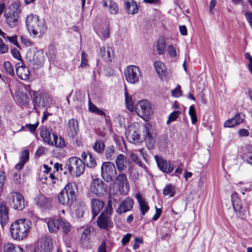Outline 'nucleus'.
<instances>
[{"instance_id": "nucleus-50", "label": "nucleus", "mask_w": 252, "mask_h": 252, "mask_svg": "<svg viewBox=\"0 0 252 252\" xmlns=\"http://www.w3.org/2000/svg\"><path fill=\"white\" fill-rule=\"evenodd\" d=\"M179 111H174L172 112L169 116L168 120L167 121V124L175 121L179 117Z\"/></svg>"}, {"instance_id": "nucleus-35", "label": "nucleus", "mask_w": 252, "mask_h": 252, "mask_svg": "<svg viewBox=\"0 0 252 252\" xmlns=\"http://www.w3.org/2000/svg\"><path fill=\"white\" fill-rule=\"evenodd\" d=\"M4 252H24V250L20 246L12 243H6L4 245Z\"/></svg>"}, {"instance_id": "nucleus-21", "label": "nucleus", "mask_w": 252, "mask_h": 252, "mask_svg": "<svg viewBox=\"0 0 252 252\" xmlns=\"http://www.w3.org/2000/svg\"><path fill=\"white\" fill-rule=\"evenodd\" d=\"M16 72L19 78L23 80L29 79L30 74L29 69L23 63L16 64Z\"/></svg>"}, {"instance_id": "nucleus-16", "label": "nucleus", "mask_w": 252, "mask_h": 252, "mask_svg": "<svg viewBox=\"0 0 252 252\" xmlns=\"http://www.w3.org/2000/svg\"><path fill=\"white\" fill-rule=\"evenodd\" d=\"M155 159L159 169L164 173H169L174 170V166L169 161L164 159L158 155L155 156Z\"/></svg>"}, {"instance_id": "nucleus-3", "label": "nucleus", "mask_w": 252, "mask_h": 252, "mask_svg": "<svg viewBox=\"0 0 252 252\" xmlns=\"http://www.w3.org/2000/svg\"><path fill=\"white\" fill-rule=\"evenodd\" d=\"M78 189L74 182H70L65 185L59 193L58 200L60 204L70 206L75 199Z\"/></svg>"}, {"instance_id": "nucleus-55", "label": "nucleus", "mask_w": 252, "mask_h": 252, "mask_svg": "<svg viewBox=\"0 0 252 252\" xmlns=\"http://www.w3.org/2000/svg\"><path fill=\"white\" fill-rule=\"evenodd\" d=\"M113 54V50L110 48L108 47L107 49V52L104 58V60H105L107 62H111L112 60V55Z\"/></svg>"}, {"instance_id": "nucleus-8", "label": "nucleus", "mask_w": 252, "mask_h": 252, "mask_svg": "<svg viewBox=\"0 0 252 252\" xmlns=\"http://www.w3.org/2000/svg\"><path fill=\"white\" fill-rule=\"evenodd\" d=\"M124 74L128 83L134 84L139 82V78L141 76V72L139 67L134 65H129L125 68Z\"/></svg>"}, {"instance_id": "nucleus-32", "label": "nucleus", "mask_w": 252, "mask_h": 252, "mask_svg": "<svg viewBox=\"0 0 252 252\" xmlns=\"http://www.w3.org/2000/svg\"><path fill=\"white\" fill-rule=\"evenodd\" d=\"M60 219H49L47 222L49 230L50 232H56L60 227Z\"/></svg>"}, {"instance_id": "nucleus-7", "label": "nucleus", "mask_w": 252, "mask_h": 252, "mask_svg": "<svg viewBox=\"0 0 252 252\" xmlns=\"http://www.w3.org/2000/svg\"><path fill=\"white\" fill-rule=\"evenodd\" d=\"M7 200L10 206L14 209L21 211L25 206L24 196L17 191L11 192L7 196Z\"/></svg>"}, {"instance_id": "nucleus-62", "label": "nucleus", "mask_w": 252, "mask_h": 252, "mask_svg": "<svg viewBox=\"0 0 252 252\" xmlns=\"http://www.w3.org/2000/svg\"><path fill=\"white\" fill-rule=\"evenodd\" d=\"M131 237V234L130 233H127L126 235L124 236L122 239V243L123 245H126L127 243H128Z\"/></svg>"}, {"instance_id": "nucleus-2", "label": "nucleus", "mask_w": 252, "mask_h": 252, "mask_svg": "<svg viewBox=\"0 0 252 252\" xmlns=\"http://www.w3.org/2000/svg\"><path fill=\"white\" fill-rule=\"evenodd\" d=\"M30 223L26 219H19L13 223L10 229L12 238L17 241L24 239L30 230Z\"/></svg>"}, {"instance_id": "nucleus-48", "label": "nucleus", "mask_w": 252, "mask_h": 252, "mask_svg": "<svg viewBox=\"0 0 252 252\" xmlns=\"http://www.w3.org/2000/svg\"><path fill=\"white\" fill-rule=\"evenodd\" d=\"M32 99L34 105H39L41 102V95L38 92H32Z\"/></svg>"}, {"instance_id": "nucleus-13", "label": "nucleus", "mask_w": 252, "mask_h": 252, "mask_svg": "<svg viewBox=\"0 0 252 252\" xmlns=\"http://www.w3.org/2000/svg\"><path fill=\"white\" fill-rule=\"evenodd\" d=\"M107 186L100 179H94L91 183V191L98 196H103L107 191Z\"/></svg>"}, {"instance_id": "nucleus-39", "label": "nucleus", "mask_w": 252, "mask_h": 252, "mask_svg": "<svg viewBox=\"0 0 252 252\" xmlns=\"http://www.w3.org/2000/svg\"><path fill=\"white\" fill-rule=\"evenodd\" d=\"M52 135L53 137V146L55 145L57 147L62 148L65 146V142L64 139L60 137L58 138L57 134L52 133Z\"/></svg>"}, {"instance_id": "nucleus-34", "label": "nucleus", "mask_w": 252, "mask_h": 252, "mask_svg": "<svg viewBox=\"0 0 252 252\" xmlns=\"http://www.w3.org/2000/svg\"><path fill=\"white\" fill-rule=\"evenodd\" d=\"M40 136L45 142L50 145L53 146V140L51 138V132L49 129L47 128L42 129L40 131Z\"/></svg>"}, {"instance_id": "nucleus-28", "label": "nucleus", "mask_w": 252, "mask_h": 252, "mask_svg": "<svg viewBox=\"0 0 252 252\" xmlns=\"http://www.w3.org/2000/svg\"><path fill=\"white\" fill-rule=\"evenodd\" d=\"M154 67L159 77L162 80L166 76L167 71L164 64L161 61H156Z\"/></svg>"}, {"instance_id": "nucleus-58", "label": "nucleus", "mask_w": 252, "mask_h": 252, "mask_svg": "<svg viewBox=\"0 0 252 252\" xmlns=\"http://www.w3.org/2000/svg\"><path fill=\"white\" fill-rule=\"evenodd\" d=\"M101 34L103 39H106L108 38L110 36L109 28L106 27L104 29L101 31Z\"/></svg>"}, {"instance_id": "nucleus-22", "label": "nucleus", "mask_w": 252, "mask_h": 252, "mask_svg": "<svg viewBox=\"0 0 252 252\" xmlns=\"http://www.w3.org/2000/svg\"><path fill=\"white\" fill-rule=\"evenodd\" d=\"M104 202L96 198H92L91 200V209L92 218L94 219L100 212L104 206Z\"/></svg>"}, {"instance_id": "nucleus-29", "label": "nucleus", "mask_w": 252, "mask_h": 252, "mask_svg": "<svg viewBox=\"0 0 252 252\" xmlns=\"http://www.w3.org/2000/svg\"><path fill=\"white\" fill-rule=\"evenodd\" d=\"M126 138L130 142L138 143L140 142V135L134 128H128L126 132Z\"/></svg>"}, {"instance_id": "nucleus-12", "label": "nucleus", "mask_w": 252, "mask_h": 252, "mask_svg": "<svg viewBox=\"0 0 252 252\" xmlns=\"http://www.w3.org/2000/svg\"><path fill=\"white\" fill-rule=\"evenodd\" d=\"M115 184L118 186V189L120 194L125 195L129 190L128 181L126 175L120 173L116 176L113 180Z\"/></svg>"}, {"instance_id": "nucleus-61", "label": "nucleus", "mask_w": 252, "mask_h": 252, "mask_svg": "<svg viewBox=\"0 0 252 252\" xmlns=\"http://www.w3.org/2000/svg\"><path fill=\"white\" fill-rule=\"evenodd\" d=\"M47 151V149L43 147H40L38 148L35 152V155L37 157H40L43 154H45Z\"/></svg>"}, {"instance_id": "nucleus-42", "label": "nucleus", "mask_w": 252, "mask_h": 252, "mask_svg": "<svg viewBox=\"0 0 252 252\" xmlns=\"http://www.w3.org/2000/svg\"><path fill=\"white\" fill-rule=\"evenodd\" d=\"M105 157L107 160H112L114 158V148L113 146H110L106 149Z\"/></svg>"}, {"instance_id": "nucleus-53", "label": "nucleus", "mask_w": 252, "mask_h": 252, "mask_svg": "<svg viewBox=\"0 0 252 252\" xmlns=\"http://www.w3.org/2000/svg\"><path fill=\"white\" fill-rule=\"evenodd\" d=\"M243 158L247 163L252 165V153L247 152L244 154Z\"/></svg>"}, {"instance_id": "nucleus-10", "label": "nucleus", "mask_w": 252, "mask_h": 252, "mask_svg": "<svg viewBox=\"0 0 252 252\" xmlns=\"http://www.w3.org/2000/svg\"><path fill=\"white\" fill-rule=\"evenodd\" d=\"M112 208H107L105 212H102L97 220V226L101 229H107L113 226V222L111 219Z\"/></svg>"}, {"instance_id": "nucleus-6", "label": "nucleus", "mask_w": 252, "mask_h": 252, "mask_svg": "<svg viewBox=\"0 0 252 252\" xmlns=\"http://www.w3.org/2000/svg\"><path fill=\"white\" fill-rule=\"evenodd\" d=\"M117 170L115 164L110 161H105L101 167V176L106 182L113 181L116 176Z\"/></svg>"}, {"instance_id": "nucleus-52", "label": "nucleus", "mask_w": 252, "mask_h": 252, "mask_svg": "<svg viewBox=\"0 0 252 252\" xmlns=\"http://www.w3.org/2000/svg\"><path fill=\"white\" fill-rule=\"evenodd\" d=\"M88 65L87 55L84 51H82L81 54V62L80 66L84 67Z\"/></svg>"}, {"instance_id": "nucleus-31", "label": "nucleus", "mask_w": 252, "mask_h": 252, "mask_svg": "<svg viewBox=\"0 0 252 252\" xmlns=\"http://www.w3.org/2000/svg\"><path fill=\"white\" fill-rule=\"evenodd\" d=\"M91 228L87 226L83 230L80 240V244L84 247L87 246L89 243V236L91 233Z\"/></svg>"}, {"instance_id": "nucleus-18", "label": "nucleus", "mask_w": 252, "mask_h": 252, "mask_svg": "<svg viewBox=\"0 0 252 252\" xmlns=\"http://www.w3.org/2000/svg\"><path fill=\"white\" fill-rule=\"evenodd\" d=\"M133 205V199L130 197H127L120 203L118 208L116 209V212L118 214L126 213L132 209Z\"/></svg>"}, {"instance_id": "nucleus-54", "label": "nucleus", "mask_w": 252, "mask_h": 252, "mask_svg": "<svg viewBox=\"0 0 252 252\" xmlns=\"http://www.w3.org/2000/svg\"><path fill=\"white\" fill-rule=\"evenodd\" d=\"M8 47L0 38V54H4L8 52Z\"/></svg>"}, {"instance_id": "nucleus-45", "label": "nucleus", "mask_w": 252, "mask_h": 252, "mask_svg": "<svg viewBox=\"0 0 252 252\" xmlns=\"http://www.w3.org/2000/svg\"><path fill=\"white\" fill-rule=\"evenodd\" d=\"M12 181L13 183L17 186L22 184V179L19 171L14 172L12 174Z\"/></svg>"}, {"instance_id": "nucleus-19", "label": "nucleus", "mask_w": 252, "mask_h": 252, "mask_svg": "<svg viewBox=\"0 0 252 252\" xmlns=\"http://www.w3.org/2000/svg\"><path fill=\"white\" fill-rule=\"evenodd\" d=\"M101 4L110 14L116 15L119 12L118 5L113 0H102Z\"/></svg>"}, {"instance_id": "nucleus-46", "label": "nucleus", "mask_w": 252, "mask_h": 252, "mask_svg": "<svg viewBox=\"0 0 252 252\" xmlns=\"http://www.w3.org/2000/svg\"><path fill=\"white\" fill-rule=\"evenodd\" d=\"M17 100L22 105L26 104L29 102V98L28 95L23 93L18 95Z\"/></svg>"}, {"instance_id": "nucleus-20", "label": "nucleus", "mask_w": 252, "mask_h": 252, "mask_svg": "<svg viewBox=\"0 0 252 252\" xmlns=\"http://www.w3.org/2000/svg\"><path fill=\"white\" fill-rule=\"evenodd\" d=\"M82 160L85 163V166L89 168H94L96 165V161L93 154L89 152H84L81 154Z\"/></svg>"}, {"instance_id": "nucleus-51", "label": "nucleus", "mask_w": 252, "mask_h": 252, "mask_svg": "<svg viewBox=\"0 0 252 252\" xmlns=\"http://www.w3.org/2000/svg\"><path fill=\"white\" fill-rule=\"evenodd\" d=\"M171 94L172 96L175 97H179L182 96V94L180 85H177V87L172 91Z\"/></svg>"}, {"instance_id": "nucleus-14", "label": "nucleus", "mask_w": 252, "mask_h": 252, "mask_svg": "<svg viewBox=\"0 0 252 252\" xmlns=\"http://www.w3.org/2000/svg\"><path fill=\"white\" fill-rule=\"evenodd\" d=\"M153 131L152 125L149 123H146L143 126V133L146 147L149 150H151L154 148L155 143V140L152 133Z\"/></svg>"}, {"instance_id": "nucleus-37", "label": "nucleus", "mask_w": 252, "mask_h": 252, "mask_svg": "<svg viewBox=\"0 0 252 252\" xmlns=\"http://www.w3.org/2000/svg\"><path fill=\"white\" fill-rule=\"evenodd\" d=\"M125 102L126 108L130 112H132L134 109V103L132 100V97L131 95L128 94L126 89L125 91Z\"/></svg>"}, {"instance_id": "nucleus-43", "label": "nucleus", "mask_w": 252, "mask_h": 252, "mask_svg": "<svg viewBox=\"0 0 252 252\" xmlns=\"http://www.w3.org/2000/svg\"><path fill=\"white\" fill-rule=\"evenodd\" d=\"M3 66L4 70L7 73L12 77L14 76V68L9 62H4Z\"/></svg>"}, {"instance_id": "nucleus-25", "label": "nucleus", "mask_w": 252, "mask_h": 252, "mask_svg": "<svg viewBox=\"0 0 252 252\" xmlns=\"http://www.w3.org/2000/svg\"><path fill=\"white\" fill-rule=\"evenodd\" d=\"M8 220V208L3 203L0 204V221L2 227L7 222Z\"/></svg>"}, {"instance_id": "nucleus-9", "label": "nucleus", "mask_w": 252, "mask_h": 252, "mask_svg": "<svg viewBox=\"0 0 252 252\" xmlns=\"http://www.w3.org/2000/svg\"><path fill=\"white\" fill-rule=\"evenodd\" d=\"M231 200L234 211L237 216L241 219H244L246 217V209L248 208L247 204L240 200L237 193L234 192L231 194Z\"/></svg>"}, {"instance_id": "nucleus-30", "label": "nucleus", "mask_w": 252, "mask_h": 252, "mask_svg": "<svg viewBox=\"0 0 252 252\" xmlns=\"http://www.w3.org/2000/svg\"><path fill=\"white\" fill-rule=\"evenodd\" d=\"M136 198L139 204L141 214L144 216L149 210V207L145 200L142 198V196L139 193L136 194Z\"/></svg>"}, {"instance_id": "nucleus-24", "label": "nucleus", "mask_w": 252, "mask_h": 252, "mask_svg": "<svg viewBox=\"0 0 252 252\" xmlns=\"http://www.w3.org/2000/svg\"><path fill=\"white\" fill-rule=\"evenodd\" d=\"M51 241L47 238L42 240L40 245L34 252H51L52 249Z\"/></svg>"}, {"instance_id": "nucleus-63", "label": "nucleus", "mask_w": 252, "mask_h": 252, "mask_svg": "<svg viewBox=\"0 0 252 252\" xmlns=\"http://www.w3.org/2000/svg\"><path fill=\"white\" fill-rule=\"evenodd\" d=\"M245 58L249 60L250 63H249L248 66L249 70L252 74V57L249 53H247L245 55Z\"/></svg>"}, {"instance_id": "nucleus-15", "label": "nucleus", "mask_w": 252, "mask_h": 252, "mask_svg": "<svg viewBox=\"0 0 252 252\" xmlns=\"http://www.w3.org/2000/svg\"><path fill=\"white\" fill-rule=\"evenodd\" d=\"M10 12H5L4 16L6 19V23L10 27H14L18 23V18L19 15V9L14 5L9 6Z\"/></svg>"}, {"instance_id": "nucleus-38", "label": "nucleus", "mask_w": 252, "mask_h": 252, "mask_svg": "<svg viewBox=\"0 0 252 252\" xmlns=\"http://www.w3.org/2000/svg\"><path fill=\"white\" fill-rule=\"evenodd\" d=\"M60 227L62 229L63 234H68L70 232L71 227L70 224L65 219H63L62 218H60Z\"/></svg>"}, {"instance_id": "nucleus-17", "label": "nucleus", "mask_w": 252, "mask_h": 252, "mask_svg": "<svg viewBox=\"0 0 252 252\" xmlns=\"http://www.w3.org/2000/svg\"><path fill=\"white\" fill-rule=\"evenodd\" d=\"M66 131L68 136L74 138L79 131L78 121L75 119H69L66 125Z\"/></svg>"}, {"instance_id": "nucleus-44", "label": "nucleus", "mask_w": 252, "mask_h": 252, "mask_svg": "<svg viewBox=\"0 0 252 252\" xmlns=\"http://www.w3.org/2000/svg\"><path fill=\"white\" fill-rule=\"evenodd\" d=\"M89 110L93 113H95L100 116H105V113L102 110L99 109V108L93 103H89Z\"/></svg>"}, {"instance_id": "nucleus-1", "label": "nucleus", "mask_w": 252, "mask_h": 252, "mask_svg": "<svg viewBox=\"0 0 252 252\" xmlns=\"http://www.w3.org/2000/svg\"><path fill=\"white\" fill-rule=\"evenodd\" d=\"M26 26L28 31L33 37L41 36L46 30L45 21L40 20L38 16L33 14L27 17Z\"/></svg>"}, {"instance_id": "nucleus-56", "label": "nucleus", "mask_w": 252, "mask_h": 252, "mask_svg": "<svg viewBox=\"0 0 252 252\" xmlns=\"http://www.w3.org/2000/svg\"><path fill=\"white\" fill-rule=\"evenodd\" d=\"M235 122L233 118H232V119H228V120H226L224 122V123L223 124V126L226 127H233L237 125L236 124H235Z\"/></svg>"}, {"instance_id": "nucleus-57", "label": "nucleus", "mask_w": 252, "mask_h": 252, "mask_svg": "<svg viewBox=\"0 0 252 252\" xmlns=\"http://www.w3.org/2000/svg\"><path fill=\"white\" fill-rule=\"evenodd\" d=\"M38 124H39L38 122H36L34 124H26L25 126L26 127H27L29 129V131L31 132L32 133V132H34L36 130L38 126Z\"/></svg>"}, {"instance_id": "nucleus-59", "label": "nucleus", "mask_w": 252, "mask_h": 252, "mask_svg": "<svg viewBox=\"0 0 252 252\" xmlns=\"http://www.w3.org/2000/svg\"><path fill=\"white\" fill-rule=\"evenodd\" d=\"M244 15L250 26L252 28V12L247 11L245 13Z\"/></svg>"}, {"instance_id": "nucleus-40", "label": "nucleus", "mask_w": 252, "mask_h": 252, "mask_svg": "<svg viewBox=\"0 0 252 252\" xmlns=\"http://www.w3.org/2000/svg\"><path fill=\"white\" fill-rule=\"evenodd\" d=\"M105 144L102 140L96 141L93 146V148L97 153L101 154L104 150Z\"/></svg>"}, {"instance_id": "nucleus-41", "label": "nucleus", "mask_w": 252, "mask_h": 252, "mask_svg": "<svg viewBox=\"0 0 252 252\" xmlns=\"http://www.w3.org/2000/svg\"><path fill=\"white\" fill-rule=\"evenodd\" d=\"M175 193V188L171 184H168L166 186L163 190V194L164 195H168L169 197L174 196Z\"/></svg>"}, {"instance_id": "nucleus-5", "label": "nucleus", "mask_w": 252, "mask_h": 252, "mask_svg": "<svg viewBox=\"0 0 252 252\" xmlns=\"http://www.w3.org/2000/svg\"><path fill=\"white\" fill-rule=\"evenodd\" d=\"M26 59L31 66L37 69L43 65L45 57L42 51L32 50L27 52Z\"/></svg>"}, {"instance_id": "nucleus-36", "label": "nucleus", "mask_w": 252, "mask_h": 252, "mask_svg": "<svg viewBox=\"0 0 252 252\" xmlns=\"http://www.w3.org/2000/svg\"><path fill=\"white\" fill-rule=\"evenodd\" d=\"M166 44L165 40L163 38H160L158 39L156 44V49L158 55H163L164 54Z\"/></svg>"}, {"instance_id": "nucleus-26", "label": "nucleus", "mask_w": 252, "mask_h": 252, "mask_svg": "<svg viewBox=\"0 0 252 252\" xmlns=\"http://www.w3.org/2000/svg\"><path fill=\"white\" fill-rule=\"evenodd\" d=\"M29 154L30 151L28 149H25L21 152L20 155V161L15 165V168L16 169L20 170L23 167L25 164L29 159Z\"/></svg>"}, {"instance_id": "nucleus-27", "label": "nucleus", "mask_w": 252, "mask_h": 252, "mask_svg": "<svg viewBox=\"0 0 252 252\" xmlns=\"http://www.w3.org/2000/svg\"><path fill=\"white\" fill-rule=\"evenodd\" d=\"M125 7L128 14H134L138 10V5L134 0H126L125 2Z\"/></svg>"}, {"instance_id": "nucleus-64", "label": "nucleus", "mask_w": 252, "mask_h": 252, "mask_svg": "<svg viewBox=\"0 0 252 252\" xmlns=\"http://www.w3.org/2000/svg\"><path fill=\"white\" fill-rule=\"evenodd\" d=\"M106 245L104 241H103L101 245L97 249V252H106Z\"/></svg>"}, {"instance_id": "nucleus-11", "label": "nucleus", "mask_w": 252, "mask_h": 252, "mask_svg": "<svg viewBox=\"0 0 252 252\" xmlns=\"http://www.w3.org/2000/svg\"><path fill=\"white\" fill-rule=\"evenodd\" d=\"M137 114L143 119L147 121L152 113L150 103L147 100L139 101L137 106Z\"/></svg>"}, {"instance_id": "nucleus-23", "label": "nucleus", "mask_w": 252, "mask_h": 252, "mask_svg": "<svg viewBox=\"0 0 252 252\" xmlns=\"http://www.w3.org/2000/svg\"><path fill=\"white\" fill-rule=\"evenodd\" d=\"M34 201L36 204L42 210L48 209L50 207L49 199L42 194L37 195L35 197Z\"/></svg>"}, {"instance_id": "nucleus-4", "label": "nucleus", "mask_w": 252, "mask_h": 252, "mask_svg": "<svg viewBox=\"0 0 252 252\" xmlns=\"http://www.w3.org/2000/svg\"><path fill=\"white\" fill-rule=\"evenodd\" d=\"M66 166L69 174L75 177L80 176L85 171V163L82 159L76 157H72L68 159L66 162Z\"/></svg>"}, {"instance_id": "nucleus-33", "label": "nucleus", "mask_w": 252, "mask_h": 252, "mask_svg": "<svg viewBox=\"0 0 252 252\" xmlns=\"http://www.w3.org/2000/svg\"><path fill=\"white\" fill-rule=\"evenodd\" d=\"M126 158L123 154H119L116 159V165L118 171L120 173H122L126 167L125 163L126 162Z\"/></svg>"}, {"instance_id": "nucleus-47", "label": "nucleus", "mask_w": 252, "mask_h": 252, "mask_svg": "<svg viewBox=\"0 0 252 252\" xmlns=\"http://www.w3.org/2000/svg\"><path fill=\"white\" fill-rule=\"evenodd\" d=\"M233 119L235 122V124L238 125L244 121L245 120V115L243 113H238L233 117Z\"/></svg>"}, {"instance_id": "nucleus-49", "label": "nucleus", "mask_w": 252, "mask_h": 252, "mask_svg": "<svg viewBox=\"0 0 252 252\" xmlns=\"http://www.w3.org/2000/svg\"><path fill=\"white\" fill-rule=\"evenodd\" d=\"M189 113L191 117L192 124H196L197 119L193 105H191L189 107Z\"/></svg>"}, {"instance_id": "nucleus-60", "label": "nucleus", "mask_w": 252, "mask_h": 252, "mask_svg": "<svg viewBox=\"0 0 252 252\" xmlns=\"http://www.w3.org/2000/svg\"><path fill=\"white\" fill-rule=\"evenodd\" d=\"M168 52L171 57H175L177 55L176 48L172 45L168 47Z\"/></svg>"}]
</instances>
